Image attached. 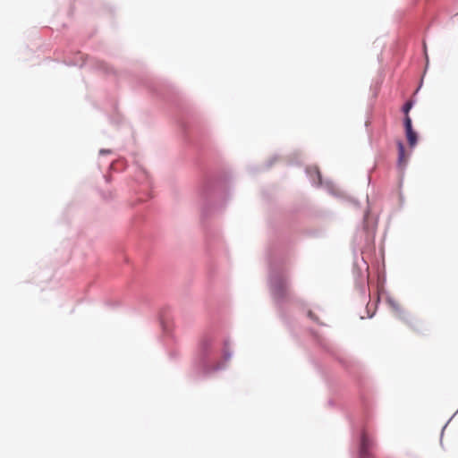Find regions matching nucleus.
Wrapping results in <instances>:
<instances>
[{
	"instance_id": "5",
	"label": "nucleus",
	"mask_w": 458,
	"mask_h": 458,
	"mask_svg": "<svg viewBox=\"0 0 458 458\" xmlns=\"http://www.w3.org/2000/svg\"><path fill=\"white\" fill-rule=\"evenodd\" d=\"M411 107H412V102L411 101H408V102L405 103V105L403 107V111L405 114V116L409 115L408 114H409V112H410Z\"/></svg>"
},
{
	"instance_id": "9",
	"label": "nucleus",
	"mask_w": 458,
	"mask_h": 458,
	"mask_svg": "<svg viewBox=\"0 0 458 458\" xmlns=\"http://www.w3.org/2000/svg\"><path fill=\"white\" fill-rule=\"evenodd\" d=\"M276 287L277 288V286H276ZM278 288H279L280 290H281V288H282V290H284V289L285 288V286L281 285V287H280V286H278Z\"/></svg>"
},
{
	"instance_id": "7",
	"label": "nucleus",
	"mask_w": 458,
	"mask_h": 458,
	"mask_svg": "<svg viewBox=\"0 0 458 458\" xmlns=\"http://www.w3.org/2000/svg\"><path fill=\"white\" fill-rule=\"evenodd\" d=\"M314 172L318 174V182L320 183V174H319V171L317 168H314Z\"/></svg>"
},
{
	"instance_id": "2",
	"label": "nucleus",
	"mask_w": 458,
	"mask_h": 458,
	"mask_svg": "<svg viewBox=\"0 0 458 458\" xmlns=\"http://www.w3.org/2000/svg\"><path fill=\"white\" fill-rule=\"evenodd\" d=\"M397 148H398V165L401 168H403L408 162L410 154L406 153L404 145L402 141L397 142Z\"/></svg>"
},
{
	"instance_id": "6",
	"label": "nucleus",
	"mask_w": 458,
	"mask_h": 458,
	"mask_svg": "<svg viewBox=\"0 0 458 458\" xmlns=\"http://www.w3.org/2000/svg\"><path fill=\"white\" fill-rule=\"evenodd\" d=\"M308 316L315 322H318V318L311 310L308 312Z\"/></svg>"
},
{
	"instance_id": "3",
	"label": "nucleus",
	"mask_w": 458,
	"mask_h": 458,
	"mask_svg": "<svg viewBox=\"0 0 458 458\" xmlns=\"http://www.w3.org/2000/svg\"><path fill=\"white\" fill-rule=\"evenodd\" d=\"M369 440L367 439V437L365 436H363L362 437V440H361V449H360V455L362 456V458H365L367 456V450L369 448Z\"/></svg>"
},
{
	"instance_id": "1",
	"label": "nucleus",
	"mask_w": 458,
	"mask_h": 458,
	"mask_svg": "<svg viewBox=\"0 0 458 458\" xmlns=\"http://www.w3.org/2000/svg\"><path fill=\"white\" fill-rule=\"evenodd\" d=\"M404 128L406 132V138L411 148H413L417 144V133L412 129L411 119L409 115L404 118Z\"/></svg>"
},
{
	"instance_id": "8",
	"label": "nucleus",
	"mask_w": 458,
	"mask_h": 458,
	"mask_svg": "<svg viewBox=\"0 0 458 458\" xmlns=\"http://www.w3.org/2000/svg\"><path fill=\"white\" fill-rule=\"evenodd\" d=\"M275 291H276V294H277V295H282V293H281V290H280L279 288H276V287L275 286Z\"/></svg>"
},
{
	"instance_id": "4",
	"label": "nucleus",
	"mask_w": 458,
	"mask_h": 458,
	"mask_svg": "<svg viewBox=\"0 0 458 458\" xmlns=\"http://www.w3.org/2000/svg\"><path fill=\"white\" fill-rule=\"evenodd\" d=\"M230 357H231V354L228 353L227 352H225L222 360L216 364V366L215 367V369H224L225 362H227L229 360Z\"/></svg>"
}]
</instances>
